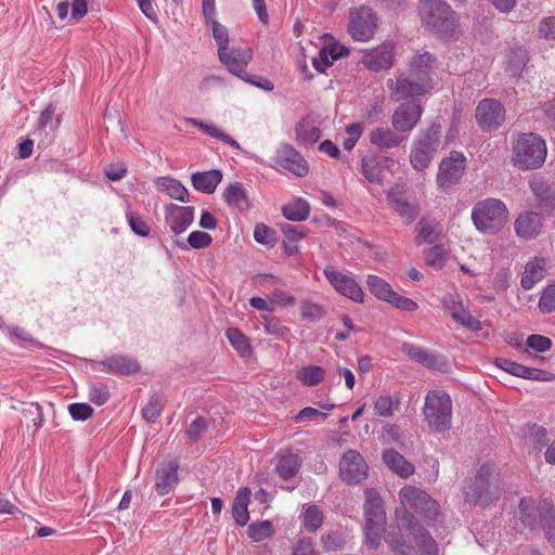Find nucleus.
Wrapping results in <instances>:
<instances>
[{
    "label": "nucleus",
    "instance_id": "obj_1",
    "mask_svg": "<svg viewBox=\"0 0 555 555\" xmlns=\"http://www.w3.org/2000/svg\"><path fill=\"white\" fill-rule=\"evenodd\" d=\"M546 156V142L534 132L517 133L512 142V162L519 169H539L545 163Z\"/></svg>",
    "mask_w": 555,
    "mask_h": 555
},
{
    "label": "nucleus",
    "instance_id": "obj_2",
    "mask_svg": "<svg viewBox=\"0 0 555 555\" xmlns=\"http://www.w3.org/2000/svg\"><path fill=\"white\" fill-rule=\"evenodd\" d=\"M423 23L443 38H451L457 26L456 16L443 0H420Z\"/></svg>",
    "mask_w": 555,
    "mask_h": 555
},
{
    "label": "nucleus",
    "instance_id": "obj_3",
    "mask_svg": "<svg viewBox=\"0 0 555 555\" xmlns=\"http://www.w3.org/2000/svg\"><path fill=\"white\" fill-rule=\"evenodd\" d=\"M441 126L431 124L415 137L411 151L410 164L414 170L423 171L431 164L440 146Z\"/></svg>",
    "mask_w": 555,
    "mask_h": 555
},
{
    "label": "nucleus",
    "instance_id": "obj_4",
    "mask_svg": "<svg viewBox=\"0 0 555 555\" xmlns=\"http://www.w3.org/2000/svg\"><path fill=\"white\" fill-rule=\"evenodd\" d=\"M423 413L428 426L437 431L444 433L451 428L452 401L443 390H431L425 397Z\"/></svg>",
    "mask_w": 555,
    "mask_h": 555
},
{
    "label": "nucleus",
    "instance_id": "obj_5",
    "mask_svg": "<svg viewBox=\"0 0 555 555\" xmlns=\"http://www.w3.org/2000/svg\"><path fill=\"white\" fill-rule=\"evenodd\" d=\"M387 87L395 102L418 100V96L429 94L435 89L427 79L418 78L410 72L397 73L395 79L387 81Z\"/></svg>",
    "mask_w": 555,
    "mask_h": 555
},
{
    "label": "nucleus",
    "instance_id": "obj_6",
    "mask_svg": "<svg viewBox=\"0 0 555 555\" xmlns=\"http://www.w3.org/2000/svg\"><path fill=\"white\" fill-rule=\"evenodd\" d=\"M399 500L404 508L423 516L427 525H433L438 520L440 515L439 504L424 490L405 486L399 491Z\"/></svg>",
    "mask_w": 555,
    "mask_h": 555
},
{
    "label": "nucleus",
    "instance_id": "obj_7",
    "mask_svg": "<svg viewBox=\"0 0 555 555\" xmlns=\"http://www.w3.org/2000/svg\"><path fill=\"white\" fill-rule=\"evenodd\" d=\"M378 17L374 10L366 5H361L350 10L348 22V34L358 42H369L377 30Z\"/></svg>",
    "mask_w": 555,
    "mask_h": 555
},
{
    "label": "nucleus",
    "instance_id": "obj_8",
    "mask_svg": "<svg viewBox=\"0 0 555 555\" xmlns=\"http://www.w3.org/2000/svg\"><path fill=\"white\" fill-rule=\"evenodd\" d=\"M323 274L328 284L339 295L354 302L364 301L363 289L352 273L346 270H339L333 264H327L323 268Z\"/></svg>",
    "mask_w": 555,
    "mask_h": 555
},
{
    "label": "nucleus",
    "instance_id": "obj_9",
    "mask_svg": "<svg viewBox=\"0 0 555 555\" xmlns=\"http://www.w3.org/2000/svg\"><path fill=\"white\" fill-rule=\"evenodd\" d=\"M466 168V158L463 153L451 151L443 157L438 166L436 182L440 189H449L460 182Z\"/></svg>",
    "mask_w": 555,
    "mask_h": 555
},
{
    "label": "nucleus",
    "instance_id": "obj_10",
    "mask_svg": "<svg viewBox=\"0 0 555 555\" xmlns=\"http://www.w3.org/2000/svg\"><path fill=\"white\" fill-rule=\"evenodd\" d=\"M395 61V44L385 41L376 48L362 51L360 63L369 70L378 73L388 70Z\"/></svg>",
    "mask_w": 555,
    "mask_h": 555
},
{
    "label": "nucleus",
    "instance_id": "obj_11",
    "mask_svg": "<svg viewBox=\"0 0 555 555\" xmlns=\"http://www.w3.org/2000/svg\"><path fill=\"white\" fill-rule=\"evenodd\" d=\"M424 113L420 100L401 103L391 116V125L399 132L410 133L418 124Z\"/></svg>",
    "mask_w": 555,
    "mask_h": 555
},
{
    "label": "nucleus",
    "instance_id": "obj_12",
    "mask_svg": "<svg viewBox=\"0 0 555 555\" xmlns=\"http://www.w3.org/2000/svg\"><path fill=\"white\" fill-rule=\"evenodd\" d=\"M367 464L357 450L346 451L339 461V474L348 483H359L367 477Z\"/></svg>",
    "mask_w": 555,
    "mask_h": 555
},
{
    "label": "nucleus",
    "instance_id": "obj_13",
    "mask_svg": "<svg viewBox=\"0 0 555 555\" xmlns=\"http://www.w3.org/2000/svg\"><path fill=\"white\" fill-rule=\"evenodd\" d=\"M275 166L281 167L296 177H306L309 166L304 156L288 143L281 144L273 157Z\"/></svg>",
    "mask_w": 555,
    "mask_h": 555
},
{
    "label": "nucleus",
    "instance_id": "obj_14",
    "mask_svg": "<svg viewBox=\"0 0 555 555\" xmlns=\"http://www.w3.org/2000/svg\"><path fill=\"white\" fill-rule=\"evenodd\" d=\"M220 62L228 68L230 73L242 78L246 74V67L251 60L253 52L250 49L225 48L218 52Z\"/></svg>",
    "mask_w": 555,
    "mask_h": 555
},
{
    "label": "nucleus",
    "instance_id": "obj_15",
    "mask_svg": "<svg viewBox=\"0 0 555 555\" xmlns=\"http://www.w3.org/2000/svg\"><path fill=\"white\" fill-rule=\"evenodd\" d=\"M495 364L498 367L517 377L538 382H552L555 379V375L548 371L528 367L505 358H498Z\"/></svg>",
    "mask_w": 555,
    "mask_h": 555
},
{
    "label": "nucleus",
    "instance_id": "obj_16",
    "mask_svg": "<svg viewBox=\"0 0 555 555\" xmlns=\"http://www.w3.org/2000/svg\"><path fill=\"white\" fill-rule=\"evenodd\" d=\"M194 220V207L169 204L166 207L165 222L176 235L186 231Z\"/></svg>",
    "mask_w": 555,
    "mask_h": 555
},
{
    "label": "nucleus",
    "instance_id": "obj_17",
    "mask_svg": "<svg viewBox=\"0 0 555 555\" xmlns=\"http://www.w3.org/2000/svg\"><path fill=\"white\" fill-rule=\"evenodd\" d=\"M349 54V50L334 40L333 37L326 36L325 44L320 49L319 55L312 60L313 67L325 73L332 64Z\"/></svg>",
    "mask_w": 555,
    "mask_h": 555
},
{
    "label": "nucleus",
    "instance_id": "obj_18",
    "mask_svg": "<svg viewBox=\"0 0 555 555\" xmlns=\"http://www.w3.org/2000/svg\"><path fill=\"white\" fill-rule=\"evenodd\" d=\"M402 352L412 361L422 364L429 370L440 371L446 365L444 358L426 348L404 341L401 346Z\"/></svg>",
    "mask_w": 555,
    "mask_h": 555
},
{
    "label": "nucleus",
    "instance_id": "obj_19",
    "mask_svg": "<svg viewBox=\"0 0 555 555\" xmlns=\"http://www.w3.org/2000/svg\"><path fill=\"white\" fill-rule=\"evenodd\" d=\"M516 234L524 240L535 238L543 228V216L534 211H525L518 215L514 222Z\"/></svg>",
    "mask_w": 555,
    "mask_h": 555
},
{
    "label": "nucleus",
    "instance_id": "obj_20",
    "mask_svg": "<svg viewBox=\"0 0 555 555\" xmlns=\"http://www.w3.org/2000/svg\"><path fill=\"white\" fill-rule=\"evenodd\" d=\"M179 463L176 460L163 463L156 470L155 491L158 495L170 493L178 485Z\"/></svg>",
    "mask_w": 555,
    "mask_h": 555
},
{
    "label": "nucleus",
    "instance_id": "obj_21",
    "mask_svg": "<svg viewBox=\"0 0 555 555\" xmlns=\"http://www.w3.org/2000/svg\"><path fill=\"white\" fill-rule=\"evenodd\" d=\"M408 139L392 127H376L369 133L370 143L379 150H390L399 146Z\"/></svg>",
    "mask_w": 555,
    "mask_h": 555
},
{
    "label": "nucleus",
    "instance_id": "obj_22",
    "mask_svg": "<svg viewBox=\"0 0 555 555\" xmlns=\"http://www.w3.org/2000/svg\"><path fill=\"white\" fill-rule=\"evenodd\" d=\"M102 371L115 375H132L140 371V364L133 358L114 354L100 361Z\"/></svg>",
    "mask_w": 555,
    "mask_h": 555
},
{
    "label": "nucleus",
    "instance_id": "obj_23",
    "mask_svg": "<svg viewBox=\"0 0 555 555\" xmlns=\"http://www.w3.org/2000/svg\"><path fill=\"white\" fill-rule=\"evenodd\" d=\"M364 519L365 524L385 526L386 513L383 506V500L375 489L365 490Z\"/></svg>",
    "mask_w": 555,
    "mask_h": 555
},
{
    "label": "nucleus",
    "instance_id": "obj_24",
    "mask_svg": "<svg viewBox=\"0 0 555 555\" xmlns=\"http://www.w3.org/2000/svg\"><path fill=\"white\" fill-rule=\"evenodd\" d=\"M301 466V459L298 453L292 450H281L276 454V464L274 472L283 480H289L295 477Z\"/></svg>",
    "mask_w": 555,
    "mask_h": 555
},
{
    "label": "nucleus",
    "instance_id": "obj_25",
    "mask_svg": "<svg viewBox=\"0 0 555 555\" xmlns=\"http://www.w3.org/2000/svg\"><path fill=\"white\" fill-rule=\"evenodd\" d=\"M509 220L506 205L498 198H488V233L500 232Z\"/></svg>",
    "mask_w": 555,
    "mask_h": 555
},
{
    "label": "nucleus",
    "instance_id": "obj_26",
    "mask_svg": "<svg viewBox=\"0 0 555 555\" xmlns=\"http://www.w3.org/2000/svg\"><path fill=\"white\" fill-rule=\"evenodd\" d=\"M436 65V57L427 51L417 52L409 63V70L418 78L427 79L435 87L433 73Z\"/></svg>",
    "mask_w": 555,
    "mask_h": 555
},
{
    "label": "nucleus",
    "instance_id": "obj_27",
    "mask_svg": "<svg viewBox=\"0 0 555 555\" xmlns=\"http://www.w3.org/2000/svg\"><path fill=\"white\" fill-rule=\"evenodd\" d=\"M295 135L299 145L309 147L320 140L322 131L314 119L305 117L297 122Z\"/></svg>",
    "mask_w": 555,
    "mask_h": 555
},
{
    "label": "nucleus",
    "instance_id": "obj_28",
    "mask_svg": "<svg viewBox=\"0 0 555 555\" xmlns=\"http://www.w3.org/2000/svg\"><path fill=\"white\" fill-rule=\"evenodd\" d=\"M546 275V260L544 258H533L527 262L520 280L521 287L529 291L541 282Z\"/></svg>",
    "mask_w": 555,
    "mask_h": 555
},
{
    "label": "nucleus",
    "instance_id": "obj_29",
    "mask_svg": "<svg viewBox=\"0 0 555 555\" xmlns=\"http://www.w3.org/2000/svg\"><path fill=\"white\" fill-rule=\"evenodd\" d=\"M541 513V501L532 498H522L518 504V516L521 524L530 530L539 529V515Z\"/></svg>",
    "mask_w": 555,
    "mask_h": 555
},
{
    "label": "nucleus",
    "instance_id": "obj_30",
    "mask_svg": "<svg viewBox=\"0 0 555 555\" xmlns=\"http://www.w3.org/2000/svg\"><path fill=\"white\" fill-rule=\"evenodd\" d=\"M222 197L228 206L238 211H246L250 208L248 194L240 182L229 184L223 191Z\"/></svg>",
    "mask_w": 555,
    "mask_h": 555
},
{
    "label": "nucleus",
    "instance_id": "obj_31",
    "mask_svg": "<svg viewBox=\"0 0 555 555\" xmlns=\"http://www.w3.org/2000/svg\"><path fill=\"white\" fill-rule=\"evenodd\" d=\"M191 180L195 190L205 194H211L216 191L218 184L221 182L222 173L217 169L198 171L192 175Z\"/></svg>",
    "mask_w": 555,
    "mask_h": 555
},
{
    "label": "nucleus",
    "instance_id": "obj_32",
    "mask_svg": "<svg viewBox=\"0 0 555 555\" xmlns=\"http://www.w3.org/2000/svg\"><path fill=\"white\" fill-rule=\"evenodd\" d=\"M384 463L397 475L406 478L414 474V465L393 449H387L382 454Z\"/></svg>",
    "mask_w": 555,
    "mask_h": 555
},
{
    "label": "nucleus",
    "instance_id": "obj_33",
    "mask_svg": "<svg viewBox=\"0 0 555 555\" xmlns=\"http://www.w3.org/2000/svg\"><path fill=\"white\" fill-rule=\"evenodd\" d=\"M185 121L189 125H192L203 131L205 134L215 138L217 140H220L221 142L229 144L231 147H233L236 151H242V147L240 143L234 140L232 137L223 132L221 129H219L215 124L211 122H205L203 120H199L194 117H188L185 118Z\"/></svg>",
    "mask_w": 555,
    "mask_h": 555
},
{
    "label": "nucleus",
    "instance_id": "obj_34",
    "mask_svg": "<svg viewBox=\"0 0 555 555\" xmlns=\"http://www.w3.org/2000/svg\"><path fill=\"white\" fill-rule=\"evenodd\" d=\"M539 529H542L548 541H555V506L548 500H541V513L539 515Z\"/></svg>",
    "mask_w": 555,
    "mask_h": 555
},
{
    "label": "nucleus",
    "instance_id": "obj_35",
    "mask_svg": "<svg viewBox=\"0 0 555 555\" xmlns=\"http://www.w3.org/2000/svg\"><path fill=\"white\" fill-rule=\"evenodd\" d=\"M250 500V490L242 488L236 493L232 504V516L238 526H245L249 520L248 504Z\"/></svg>",
    "mask_w": 555,
    "mask_h": 555
},
{
    "label": "nucleus",
    "instance_id": "obj_36",
    "mask_svg": "<svg viewBox=\"0 0 555 555\" xmlns=\"http://www.w3.org/2000/svg\"><path fill=\"white\" fill-rule=\"evenodd\" d=\"M155 185L159 191L166 192L171 198L183 203L188 202L189 192L179 180L171 177H159L156 179Z\"/></svg>",
    "mask_w": 555,
    "mask_h": 555
},
{
    "label": "nucleus",
    "instance_id": "obj_37",
    "mask_svg": "<svg viewBox=\"0 0 555 555\" xmlns=\"http://www.w3.org/2000/svg\"><path fill=\"white\" fill-rule=\"evenodd\" d=\"M302 509V528L308 532H315L319 530L324 521V514L321 507L315 504H304Z\"/></svg>",
    "mask_w": 555,
    "mask_h": 555
},
{
    "label": "nucleus",
    "instance_id": "obj_38",
    "mask_svg": "<svg viewBox=\"0 0 555 555\" xmlns=\"http://www.w3.org/2000/svg\"><path fill=\"white\" fill-rule=\"evenodd\" d=\"M282 215L289 221H304L310 215V204L305 198H295L294 201L283 205Z\"/></svg>",
    "mask_w": 555,
    "mask_h": 555
},
{
    "label": "nucleus",
    "instance_id": "obj_39",
    "mask_svg": "<svg viewBox=\"0 0 555 555\" xmlns=\"http://www.w3.org/2000/svg\"><path fill=\"white\" fill-rule=\"evenodd\" d=\"M400 405L401 400L399 397L385 393L376 398L373 410L376 416L389 418L395 412L399 411Z\"/></svg>",
    "mask_w": 555,
    "mask_h": 555
},
{
    "label": "nucleus",
    "instance_id": "obj_40",
    "mask_svg": "<svg viewBox=\"0 0 555 555\" xmlns=\"http://www.w3.org/2000/svg\"><path fill=\"white\" fill-rule=\"evenodd\" d=\"M416 245L434 244L435 242L439 241L442 236L438 223L433 221L421 220L416 225Z\"/></svg>",
    "mask_w": 555,
    "mask_h": 555
},
{
    "label": "nucleus",
    "instance_id": "obj_41",
    "mask_svg": "<svg viewBox=\"0 0 555 555\" xmlns=\"http://www.w3.org/2000/svg\"><path fill=\"white\" fill-rule=\"evenodd\" d=\"M486 490V479L481 475V470L464 487L465 501L469 505H478L482 502Z\"/></svg>",
    "mask_w": 555,
    "mask_h": 555
},
{
    "label": "nucleus",
    "instance_id": "obj_42",
    "mask_svg": "<svg viewBox=\"0 0 555 555\" xmlns=\"http://www.w3.org/2000/svg\"><path fill=\"white\" fill-rule=\"evenodd\" d=\"M361 172L371 182L380 184L384 177V169L376 156H366L361 159Z\"/></svg>",
    "mask_w": 555,
    "mask_h": 555
},
{
    "label": "nucleus",
    "instance_id": "obj_43",
    "mask_svg": "<svg viewBox=\"0 0 555 555\" xmlns=\"http://www.w3.org/2000/svg\"><path fill=\"white\" fill-rule=\"evenodd\" d=\"M527 61L528 53L526 49L519 47L511 50L506 55V72L513 77L520 76L526 67Z\"/></svg>",
    "mask_w": 555,
    "mask_h": 555
},
{
    "label": "nucleus",
    "instance_id": "obj_44",
    "mask_svg": "<svg viewBox=\"0 0 555 555\" xmlns=\"http://www.w3.org/2000/svg\"><path fill=\"white\" fill-rule=\"evenodd\" d=\"M366 284L370 292L379 300L388 302L395 291L391 285L382 278L370 274L366 278Z\"/></svg>",
    "mask_w": 555,
    "mask_h": 555
},
{
    "label": "nucleus",
    "instance_id": "obj_45",
    "mask_svg": "<svg viewBox=\"0 0 555 555\" xmlns=\"http://www.w3.org/2000/svg\"><path fill=\"white\" fill-rule=\"evenodd\" d=\"M423 254L426 264L436 270H441L449 258V250L443 245L429 247Z\"/></svg>",
    "mask_w": 555,
    "mask_h": 555
},
{
    "label": "nucleus",
    "instance_id": "obj_46",
    "mask_svg": "<svg viewBox=\"0 0 555 555\" xmlns=\"http://www.w3.org/2000/svg\"><path fill=\"white\" fill-rule=\"evenodd\" d=\"M296 377L302 385L313 387L324 379L325 371L319 365H308L300 369Z\"/></svg>",
    "mask_w": 555,
    "mask_h": 555
},
{
    "label": "nucleus",
    "instance_id": "obj_47",
    "mask_svg": "<svg viewBox=\"0 0 555 555\" xmlns=\"http://www.w3.org/2000/svg\"><path fill=\"white\" fill-rule=\"evenodd\" d=\"M524 437L538 449L545 447L550 441L547 429L538 424H528L524 428Z\"/></svg>",
    "mask_w": 555,
    "mask_h": 555
},
{
    "label": "nucleus",
    "instance_id": "obj_48",
    "mask_svg": "<svg viewBox=\"0 0 555 555\" xmlns=\"http://www.w3.org/2000/svg\"><path fill=\"white\" fill-rule=\"evenodd\" d=\"M225 335L231 346L241 357H249L251 354L249 340L240 330L230 327L227 330Z\"/></svg>",
    "mask_w": 555,
    "mask_h": 555
},
{
    "label": "nucleus",
    "instance_id": "obj_49",
    "mask_svg": "<svg viewBox=\"0 0 555 555\" xmlns=\"http://www.w3.org/2000/svg\"><path fill=\"white\" fill-rule=\"evenodd\" d=\"M164 409V398L160 393L153 392L145 406L142 409V417L149 422L154 423Z\"/></svg>",
    "mask_w": 555,
    "mask_h": 555
},
{
    "label": "nucleus",
    "instance_id": "obj_50",
    "mask_svg": "<svg viewBox=\"0 0 555 555\" xmlns=\"http://www.w3.org/2000/svg\"><path fill=\"white\" fill-rule=\"evenodd\" d=\"M530 188L541 202L555 209V188L552 189L541 179L531 180Z\"/></svg>",
    "mask_w": 555,
    "mask_h": 555
},
{
    "label": "nucleus",
    "instance_id": "obj_51",
    "mask_svg": "<svg viewBox=\"0 0 555 555\" xmlns=\"http://www.w3.org/2000/svg\"><path fill=\"white\" fill-rule=\"evenodd\" d=\"M505 121V109L496 100L488 99V132L499 129Z\"/></svg>",
    "mask_w": 555,
    "mask_h": 555
},
{
    "label": "nucleus",
    "instance_id": "obj_52",
    "mask_svg": "<svg viewBox=\"0 0 555 555\" xmlns=\"http://www.w3.org/2000/svg\"><path fill=\"white\" fill-rule=\"evenodd\" d=\"M385 541L396 555H416L414 547L405 542L399 531L387 533Z\"/></svg>",
    "mask_w": 555,
    "mask_h": 555
},
{
    "label": "nucleus",
    "instance_id": "obj_53",
    "mask_svg": "<svg viewBox=\"0 0 555 555\" xmlns=\"http://www.w3.org/2000/svg\"><path fill=\"white\" fill-rule=\"evenodd\" d=\"M274 532L273 525L269 520L251 522L247 529V535L254 542H260L271 537Z\"/></svg>",
    "mask_w": 555,
    "mask_h": 555
},
{
    "label": "nucleus",
    "instance_id": "obj_54",
    "mask_svg": "<svg viewBox=\"0 0 555 555\" xmlns=\"http://www.w3.org/2000/svg\"><path fill=\"white\" fill-rule=\"evenodd\" d=\"M321 544L325 552H338L346 545L344 534L337 530H332L321 535Z\"/></svg>",
    "mask_w": 555,
    "mask_h": 555
},
{
    "label": "nucleus",
    "instance_id": "obj_55",
    "mask_svg": "<svg viewBox=\"0 0 555 555\" xmlns=\"http://www.w3.org/2000/svg\"><path fill=\"white\" fill-rule=\"evenodd\" d=\"M23 417L27 422V427H33L34 431L39 429L43 424L42 408L38 403H30L22 410Z\"/></svg>",
    "mask_w": 555,
    "mask_h": 555
},
{
    "label": "nucleus",
    "instance_id": "obj_56",
    "mask_svg": "<svg viewBox=\"0 0 555 555\" xmlns=\"http://www.w3.org/2000/svg\"><path fill=\"white\" fill-rule=\"evenodd\" d=\"M300 313L305 320L315 322L324 317L325 309L322 305L314 302L311 299H305L300 306Z\"/></svg>",
    "mask_w": 555,
    "mask_h": 555
},
{
    "label": "nucleus",
    "instance_id": "obj_57",
    "mask_svg": "<svg viewBox=\"0 0 555 555\" xmlns=\"http://www.w3.org/2000/svg\"><path fill=\"white\" fill-rule=\"evenodd\" d=\"M126 218L133 233L141 237H146L150 235L151 228L141 215L132 210H127Z\"/></svg>",
    "mask_w": 555,
    "mask_h": 555
},
{
    "label": "nucleus",
    "instance_id": "obj_58",
    "mask_svg": "<svg viewBox=\"0 0 555 555\" xmlns=\"http://www.w3.org/2000/svg\"><path fill=\"white\" fill-rule=\"evenodd\" d=\"M108 398H109V390L105 384L95 383V384L90 385L89 400L93 404L101 406L107 402Z\"/></svg>",
    "mask_w": 555,
    "mask_h": 555
},
{
    "label": "nucleus",
    "instance_id": "obj_59",
    "mask_svg": "<svg viewBox=\"0 0 555 555\" xmlns=\"http://www.w3.org/2000/svg\"><path fill=\"white\" fill-rule=\"evenodd\" d=\"M442 305L453 320L460 318V314L466 310L460 299V296L455 294L444 295L442 297Z\"/></svg>",
    "mask_w": 555,
    "mask_h": 555
},
{
    "label": "nucleus",
    "instance_id": "obj_60",
    "mask_svg": "<svg viewBox=\"0 0 555 555\" xmlns=\"http://www.w3.org/2000/svg\"><path fill=\"white\" fill-rule=\"evenodd\" d=\"M538 307L542 313H551L555 310V283L548 284L543 289Z\"/></svg>",
    "mask_w": 555,
    "mask_h": 555
},
{
    "label": "nucleus",
    "instance_id": "obj_61",
    "mask_svg": "<svg viewBox=\"0 0 555 555\" xmlns=\"http://www.w3.org/2000/svg\"><path fill=\"white\" fill-rule=\"evenodd\" d=\"M211 26L212 37L218 46V52L225 50L229 46V33L225 26L217 20L209 23Z\"/></svg>",
    "mask_w": 555,
    "mask_h": 555
},
{
    "label": "nucleus",
    "instance_id": "obj_62",
    "mask_svg": "<svg viewBox=\"0 0 555 555\" xmlns=\"http://www.w3.org/2000/svg\"><path fill=\"white\" fill-rule=\"evenodd\" d=\"M384 526H376L374 524H364L365 543L370 548L376 550L380 544V533Z\"/></svg>",
    "mask_w": 555,
    "mask_h": 555
},
{
    "label": "nucleus",
    "instance_id": "obj_63",
    "mask_svg": "<svg viewBox=\"0 0 555 555\" xmlns=\"http://www.w3.org/2000/svg\"><path fill=\"white\" fill-rule=\"evenodd\" d=\"M280 229L285 236V240L291 243H298L307 235V231L302 225L296 227L291 223H281Z\"/></svg>",
    "mask_w": 555,
    "mask_h": 555
},
{
    "label": "nucleus",
    "instance_id": "obj_64",
    "mask_svg": "<svg viewBox=\"0 0 555 555\" xmlns=\"http://www.w3.org/2000/svg\"><path fill=\"white\" fill-rule=\"evenodd\" d=\"M395 308L405 311V312H414L418 309V304L413 299L399 295L397 292L388 300Z\"/></svg>",
    "mask_w": 555,
    "mask_h": 555
}]
</instances>
